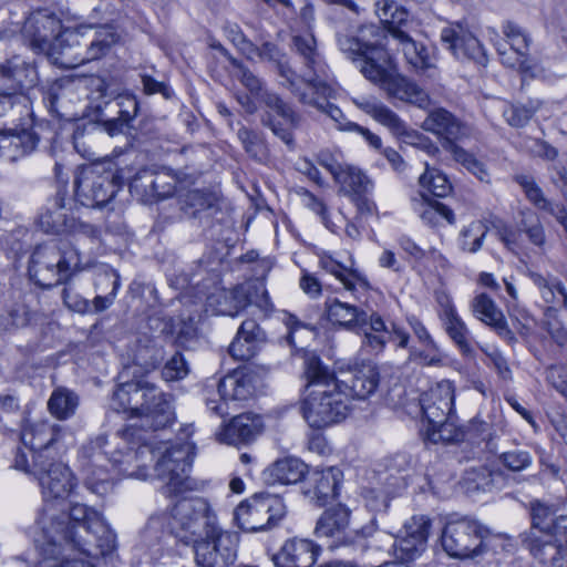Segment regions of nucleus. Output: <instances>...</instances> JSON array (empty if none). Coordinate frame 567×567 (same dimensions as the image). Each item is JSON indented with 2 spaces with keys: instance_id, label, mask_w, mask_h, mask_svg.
<instances>
[{
  "instance_id": "23",
  "label": "nucleus",
  "mask_w": 567,
  "mask_h": 567,
  "mask_svg": "<svg viewBox=\"0 0 567 567\" xmlns=\"http://www.w3.org/2000/svg\"><path fill=\"white\" fill-rule=\"evenodd\" d=\"M455 388L449 380H442L422 394L421 410L427 423L443 422L454 411Z\"/></svg>"
},
{
  "instance_id": "43",
  "label": "nucleus",
  "mask_w": 567,
  "mask_h": 567,
  "mask_svg": "<svg viewBox=\"0 0 567 567\" xmlns=\"http://www.w3.org/2000/svg\"><path fill=\"white\" fill-rule=\"evenodd\" d=\"M324 310L329 321L347 328L358 323L363 315L359 312L357 307L341 302L336 298L326 300Z\"/></svg>"
},
{
  "instance_id": "42",
  "label": "nucleus",
  "mask_w": 567,
  "mask_h": 567,
  "mask_svg": "<svg viewBox=\"0 0 567 567\" xmlns=\"http://www.w3.org/2000/svg\"><path fill=\"white\" fill-rule=\"evenodd\" d=\"M334 181L340 184L344 194L351 197L367 194L372 187L371 181L361 169L348 164Z\"/></svg>"
},
{
  "instance_id": "37",
  "label": "nucleus",
  "mask_w": 567,
  "mask_h": 567,
  "mask_svg": "<svg viewBox=\"0 0 567 567\" xmlns=\"http://www.w3.org/2000/svg\"><path fill=\"white\" fill-rule=\"evenodd\" d=\"M319 265L339 279L347 290H354L357 287L369 288V282L362 274L341 264L329 254L324 252L320 256Z\"/></svg>"
},
{
  "instance_id": "59",
  "label": "nucleus",
  "mask_w": 567,
  "mask_h": 567,
  "mask_svg": "<svg viewBox=\"0 0 567 567\" xmlns=\"http://www.w3.org/2000/svg\"><path fill=\"white\" fill-rule=\"evenodd\" d=\"M106 105L110 102L105 103ZM111 106L116 109V114L122 117L123 122H131L137 114L138 103L135 95L130 93L118 94L113 102H111Z\"/></svg>"
},
{
  "instance_id": "21",
  "label": "nucleus",
  "mask_w": 567,
  "mask_h": 567,
  "mask_svg": "<svg viewBox=\"0 0 567 567\" xmlns=\"http://www.w3.org/2000/svg\"><path fill=\"white\" fill-rule=\"evenodd\" d=\"M421 127L441 138V145L450 154L449 145H458L456 142L470 135L468 128L460 118L444 107L429 111Z\"/></svg>"
},
{
  "instance_id": "1",
  "label": "nucleus",
  "mask_w": 567,
  "mask_h": 567,
  "mask_svg": "<svg viewBox=\"0 0 567 567\" xmlns=\"http://www.w3.org/2000/svg\"><path fill=\"white\" fill-rule=\"evenodd\" d=\"M38 523L41 536L34 538V545L43 559L56 560L70 551L96 561L97 554L106 556L116 549L114 530L100 512L85 504H71L68 520L44 511Z\"/></svg>"
},
{
  "instance_id": "20",
  "label": "nucleus",
  "mask_w": 567,
  "mask_h": 567,
  "mask_svg": "<svg viewBox=\"0 0 567 567\" xmlns=\"http://www.w3.org/2000/svg\"><path fill=\"white\" fill-rule=\"evenodd\" d=\"M252 374L244 370H236L223 378L218 383V393L221 402L207 401V408L216 415L223 417L228 412V401H245L254 395Z\"/></svg>"
},
{
  "instance_id": "36",
  "label": "nucleus",
  "mask_w": 567,
  "mask_h": 567,
  "mask_svg": "<svg viewBox=\"0 0 567 567\" xmlns=\"http://www.w3.org/2000/svg\"><path fill=\"white\" fill-rule=\"evenodd\" d=\"M209 306L215 308L217 315L236 317L249 303L247 291L243 286L234 289H223L208 298Z\"/></svg>"
},
{
  "instance_id": "32",
  "label": "nucleus",
  "mask_w": 567,
  "mask_h": 567,
  "mask_svg": "<svg viewBox=\"0 0 567 567\" xmlns=\"http://www.w3.org/2000/svg\"><path fill=\"white\" fill-rule=\"evenodd\" d=\"M38 142L39 137L28 130L0 131V157L14 162L33 152Z\"/></svg>"
},
{
  "instance_id": "56",
  "label": "nucleus",
  "mask_w": 567,
  "mask_h": 567,
  "mask_svg": "<svg viewBox=\"0 0 567 567\" xmlns=\"http://www.w3.org/2000/svg\"><path fill=\"white\" fill-rule=\"evenodd\" d=\"M518 229L528 237L533 245L537 247H543L545 245V229L539 218L535 214L526 215L520 220Z\"/></svg>"
},
{
  "instance_id": "12",
  "label": "nucleus",
  "mask_w": 567,
  "mask_h": 567,
  "mask_svg": "<svg viewBox=\"0 0 567 567\" xmlns=\"http://www.w3.org/2000/svg\"><path fill=\"white\" fill-rule=\"evenodd\" d=\"M32 475L38 481L41 494L43 497L44 506L39 512L35 519V525L39 533L34 536H41V528L39 526V518L41 514L47 511L48 514L55 513L59 520H68V514L59 513L53 506V502L64 501L70 496L76 486L75 477L71 470L62 462L50 458H41L39 456L34 464H32Z\"/></svg>"
},
{
  "instance_id": "48",
  "label": "nucleus",
  "mask_w": 567,
  "mask_h": 567,
  "mask_svg": "<svg viewBox=\"0 0 567 567\" xmlns=\"http://www.w3.org/2000/svg\"><path fill=\"white\" fill-rule=\"evenodd\" d=\"M516 182L522 186L526 197L532 202L538 209L546 210L553 216V210L563 208V204H555L548 200L540 187L534 182V179L526 175H519L516 177Z\"/></svg>"
},
{
  "instance_id": "33",
  "label": "nucleus",
  "mask_w": 567,
  "mask_h": 567,
  "mask_svg": "<svg viewBox=\"0 0 567 567\" xmlns=\"http://www.w3.org/2000/svg\"><path fill=\"white\" fill-rule=\"evenodd\" d=\"M352 101L358 109L373 117L381 125L390 130L394 135L401 136L406 134L408 127L405 123L399 117L396 113H394L383 103L373 97H357L352 99Z\"/></svg>"
},
{
  "instance_id": "58",
  "label": "nucleus",
  "mask_w": 567,
  "mask_h": 567,
  "mask_svg": "<svg viewBox=\"0 0 567 567\" xmlns=\"http://www.w3.org/2000/svg\"><path fill=\"white\" fill-rule=\"evenodd\" d=\"M358 39L360 40L361 47H364V50H386L384 44L382 43V39L384 38V31L380 29V27L375 24H365L362 25L358 30Z\"/></svg>"
},
{
  "instance_id": "35",
  "label": "nucleus",
  "mask_w": 567,
  "mask_h": 567,
  "mask_svg": "<svg viewBox=\"0 0 567 567\" xmlns=\"http://www.w3.org/2000/svg\"><path fill=\"white\" fill-rule=\"evenodd\" d=\"M393 39L401 45L404 58L411 66L429 76L434 75L435 65L424 45L416 43L403 30H394Z\"/></svg>"
},
{
  "instance_id": "18",
  "label": "nucleus",
  "mask_w": 567,
  "mask_h": 567,
  "mask_svg": "<svg viewBox=\"0 0 567 567\" xmlns=\"http://www.w3.org/2000/svg\"><path fill=\"white\" fill-rule=\"evenodd\" d=\"M266 111L262 115V124L269 127L285 144H293L292 131L298 125V115L281 97L276 93L265 92L261 94V101Z\"/></svg>"
},
{
  "instance_id": "4",
  "label": "nucleus",
  "mask_w": 567,
  "mask_h": 567,
  "mask_svg": "<svg viewBox=\"0 0 567 567\" xmlns=\"http://www.w3.org/2000/svg\"><path fill=\"white\" fill-rule=\"evenodd\" d=\"M148 450L144 432L135 425L112 435H99L82 449L84 484L92 493L104 496L113 489V477L106 464L118 467L123 475H132L128 466Z\"/></svg>"
},
{
  "instance_id": "22",
  "label": "nucleus",
  "mask_w": 567,
  "mask_h": 567,
  "mask_svg": "<svg viewBox=\"0 0 567 567\" xmlns=\"http://www.w3.org/2000/svg\"><path fill=\"white\" fill-rule=\"evenodd\" d=\"M315 534L318 538H332L330 547L351 544L355 533L350 528V511L341 504L326 509L317 522Z\"/></svg>"
},
{
  "instance_id": "60",
  "label": "nucleus",
  "mask_w": 567,
  "mask_h": 567,
  "mask_svg": "<svg viewBox=\"0 0 567 567\" xmlns=\"http://www.w3.org/2000/svg\"><path fill=\"white\" fill-rule=\"evenodd\" d=\"M502 31L506 37L509 47L517 50L518 53L528 51L530 40L518 24L512 21H506L502 25Z\"/></svg>"
},
{
  "instance_id": "2",
  "label": "nucleus",
  "mask_w": 567,
  "mask_h": 567,
  "mask_svg": "<svg viewBox=\"0 0 567 567\" xmlns=\"http://www.w3.org/2000/svg\"><path fill=\"white\" fill-rule=\"evenodd\" d=\"M62 23L47 10L33 12L24 22L22 34L30 48L60 59L66 68H75L102 58L116 43L117 35L111 27H81L61 32Z\"/></svg>"
},
{
  "instance_id": "17",
  "label": "nucleus",
  "mask_w": 567,
  "mask_h": 567,
  "mask_svg": "<svg viewBox=\"0 0 567 567\" xmlns=\"http://www.w3.org/2000/svg\"><path fill=\"white\" fill-rule=\"evenodd\" d=\"M20 440L32 453V464L37 458L52 457V450L60 443L64 427L49 420L20 417Z\"/></svg>"
},
{
  "instance_id": "16",
  "label": "nucleus",
  "mask_w": 567,
  "mask_h": 567,
  "mask_svg": "<svg viewBox=\"0 0 567 567\" xmlns=\"http://www.w3.org/2000/svg\"><path fill=\"white\" fill-rule=\"evenodd\" d=\"M334 389L343 392L350 400H367L379 385L380 375L377 367L371 363H339L336 372H331Z\"/></svg>"
},
{
  "instance_id": "45",
  "label": "nucleus",
  "mask_w": 567,
  "mask_h": 567,
  "mask_svg": "<svg viewBox=\"0 0 567 567\" xmlns=\"http://www.w3.org/2000/svg\"><path fill=\"white\" fill-rule=\"evenodd\" d=\"M487 231L488 227L483 220H473L461 229L457 238L458 247L465 252H477L483 246Z\"/></svg>"
},
{
  "instance_id": "8",
  "label": "nucleus",
  "mask_w": 567,
  "mask_h": 567,
  "mask_svg": "<svg viewBox=\"0 0 567 567\" xmlns=\"http://www.w3.org/2000/svg\"><path fill=\"white\" fill-rule=\"evenodd\" d=\"M110 405L116 412L130 411L142 419V425L155 431L166 427L174 420L172 396L144 380L120 384L113 392Z\"/></svg>"
},
{
  "instance_id": "44",
  "label": "nucleus",
  "mask_w": 567,
  "mask_h": 567,
  "mask_svg": "<svg viewBox=\"0 0 567 567\" xmlns=\"http://www.w3.org/2000/svg\"><path fill=\"white\" fill-rule=\"evenodd\" d=\"M424 203L421 204L419 216L424 224L435 227L441 224V220H446L447 224H455V215L453 210L439 200H429L426 194H421Z\"/></svg>"
},
{
  "instance_id": "55",
  "label": "nucleus",
  "mask_w": 567,
  "mask_h": 567,
  "mask_svg": "<svg viewBox=\"0 0 567 567\" xmlns=\"http://www.w3.org/2000/svg\"><path fill=\"white\" fill-rule=\"evenodd\" d=\"M29 97L22 92L0 93V117L10 112L23 115L29 112Z\"/></svg>"
},
{
  "instance_id": "10",
  "label": "nucleus",
  "mask_w": 567,
  "mask_h": 567,
  "mask_svg": "<svg viewBox=\"0 0 567 567\" xmlns=\"http://www.w3.org/2000/svg\"><path fill=\"white\" fill-rule=\"evenodd\" d=\"M194 433L193 424L181 429V442L166 446L156 461L154 471L156 477L163 483L162 493L167 496H177L190 488L189 470L195 456V445L188 441Z\"/></svg>"
},
{
  "instance_id": "47",
  "label": "nucleus",
  "mask_w": 567,
  "mask_h": 567,
  "mask_svg": "<svg viewBox=\"0 0 567 567\" xmlns=\"http://www.w3.org/2000/svg\"><path fill=\"white\" fill-rule=\"evenodd\" d=\"M429 440L433 443H454L464 439V432L455 425L453 414L443 422L429 423Z\"/></svg>"
},
{
  "instance_id": "5",
  "label": "nucleus",
  "mask_w": 567,
  "mask_h": 567,
  "mask_svg": "<svg viewBox=\"0 0 567 567\" xmlns=\"http://www.w3.org/2000/svg\"><path fill=\"white\" fill-rule=\"evenodd\" d=\"M307 386L312 388L302 400L300 410L303 419L313 429H323L338 424L350 413V402L343 392L334 389L332 374L316 354L305 360Z\"/></svg>"
},
{
  "instance_id": "15",
  "label": "nucleus",
  "mask_w": 567,
  "mask_h": 567,
  "mask_svg": "<svg viewBox=\"0 0 567 567\" xmlns=\"http://www.w3.org/2000/svg\"><path fill=\"white\" fill-rule=\"evenodd\" d=\"M381 65L364 69V78L382 87L390 97L413 104L420 109L431 105L429 94L416 83L398 73L393 58L389 54Z\"/></svg>"
},
{
  "instance_id": "38",
  "label": "nucleus",
  "mask_w": 567,
  "mask_h": 567,
  "mask_svg": "<svg viewBox=\"0 0 567 567\" xmlns=\"http://www.w3.org/2000/svg\"><path fill=\"white\" fill-rule=\"evenodd\" d=\"M80 404L79 395L64 386L54 389L48 400V411L59 421H66L75 413Z\"/></svg>"
},
{
  "instance_id": "14",
  "label": "nucleus",
  "mask_w": 567,
  "mask_h": 567,
  "mask_svg": "<svg viewBox=\"0 0 567 567\" xmlns=\"http://www.w3.org/2000/svg\"><path fill=\"white\" fill-rule=\"evenodd\" d=\"M235 519L245 532H260L276 526L287 514L279 495L261 492L241 502L235 509Z\"/></svg>"
},
{
  "instance_id": "31",
  "label": "nucleus",
  "mask_w": 567,
  "mask_h": 567,
  "mask_svg": "<svg viewBox=\"0 0 567 567\" xmlns=\"http://www.w3.org/2000/svg\"><path fill=\"white\" fill-rule=\"evenodd\" d=\"M343 474L339 467L330 466L324 470L311 472L309 483L312 489L309 491L312 498H316L320 506L339 495V488Z\"/></svg>"
},
{
  "instance_id": "3",
  "label": "nucleus",
  "mask_w": 567,
  "mask_h": 567,
  "mask_svg": "<svg viewBox=\"0 0 567 567\" xmlns=\"http://www.w3.org/2000/svg\"><path fill=\"white\" fill-rule=\"evenodd\" d=\"M167 528L181 542L193 545L200 567H226L237 557L238 536L218 526L205 498L179 499L172 508Z\"/></svg>"
},
{
  "instance_id": "26",
  "label": "nucleus",
  "mask_w": 567,
  "mask_h": 567,
  "mask_svg": "<svg viewBox=\"0 0 567 567\" xmlns=\"http://www.w3.org/2000/svg\"><path fill=\"white\" fill-rule=\"evenodd\" d=\"M319 546L308 539L292 538L272 556L276 567H312L319 555Z\"/></svg>"
},
{
  "instance_id": "51",
  "label": "nucleus",
  "mask_w": 567,
  "mask_h": 567,
  "mask_svg": "<svg viewBox=\"0 0 567 567\" xmlns=\"http://www.w3.org/2000/svg\"><path fill=\"white\" fill-rule=\"evenodd\" d=\"M529 278L546 303L555 305L559 302L560 287H565V285L558 278H546L537 272H530Z\"/></svg>"
},
{
  "instance_id": "52",
  "label": "nucleus",
  "mask_w": 567,
  "mask_h": 567,
  "mask_svg": "<svg viewBox=\"0 0 567 567\" xmlns=\"http://www.w3.org/2000/svg\"><path fill=\"white\" fill-rule=\"evenodd\" d=\"M155 177L156 172L151 169L140 171L130 184L131 192L140 196L144 203H153Z\"/></svg>"
},
{
  "instance_id": "49",
  "label": "nucleus",
  "mask_w": 567,
  "mask_h": 567,
  "mask_svg": "<svg viewBox=\"0 0 567 567\" xmlns=\"http://www.w3.org/2000/svg\"><path fill=\"white\" fill-rule=\"evenodd\" d=\"M420 186L435 197H445L450 194L452 186L446 175L435 168L426 166L425 172L419 178Z\"/></svg>"
},
{
  "instance_id": "13",
  "label": "nucleus",
  "mask_w": 567,
  "mask_h": 567,
  "mask_svg": "<svg viewBox=\"0 0 567 567\" xmlns=\"http://www.w3.org/2000/svg\"><path fill=\"white\" fill-rule=\"evenodd\" d=\"M488 535V528L475 519L468 517L449 519L442 530L441 544L449 556L466 559L486 550Z\"/></svg>"
},
{
  "instance_id": "40",
  "label": "nucleus",
  "mask_w": 567,
  "mask_h": 567,
  "mask_svg": "<svg viewBox=\"0 0 567 567\" xmlns=\"http://www.w3.org/2000/svg\"><path fill=\"white\" fill-rule=\"evenodd\" d=\"M103 281L111 284V291L105 296L97 295L93 300V307L96 312H102L110 308L117 295V290L121 286L120 276L107 265H101L96 271L94 286L96 290L103 291Z\"/></svg>"
},
{
  "instance_id": "50",
  "label": "nucleus",
  "mask_w": 567,
  "mask_h": 567,
  "mask_svg": "<svg viewBox=\"0 0 567 567\" xmlns=\"http://www.w3.org/2000/svg\"><path fill=\"white\" fill-rule=\"evenodd\" d=\"M501 62L508 68L517 69L522 74L535 76L536 65L528 59V51L518 53L517 50L509 47L508 49L497 48Z\"/></svg>"
},
{
  "instance_id": "7",
  "label": "nucleus",
  "mask_w": 567,
  "mask_h": 567,
  "mask_svg": "<svg viewBox=\"0 0 567 567\" xmlns=\"http://www.w3.org/2000/svg\"><path fill=\"white\" fill-rule=\"evenodd\" d=\"M557 507L540 501L530 503L532 526L520 534L523 546L546 567L567 563V515L553 518Z\"/></svg>"
},
{
  "instance_id": "39",
  "label": "nucleus",
  "mask_w": 567,
  "mask_h": 567,
  "mask_svg": "<svg viewBox=\"0 0 567 567\" xmlns=\"http://www.w3.org/2000/svg\"><path fill=\"white\" fill-rule=\"evenodd\" d=\"M442 323L444 331L458 351L465 357H473L475 353L474 340L470 329L458 313L442 320Z\"/></svg>"
},
{
  "instance_id": "28",
  "label": "nucleus",
  "mask_w": 567,
  "mask_h": 567,
  "mask_svg": "<svg viewBox=\"0 0 567 567\" xmlns=\"http://www.w3.org/2000/svg\"><path fill=\"white\" fill-rule=\"evenodd\" d=\"M266 340L265 331L259 324L247 319L241 322L234 341L229 346V353L234 359L246 361L255 357L258 346Z\"/></svg>"
},
{
  "instance_id": "41",
  "label": "nucleus",
  "mask_w": 567,
  "mask_h": 567,
  "mask_svg": "<svg viewBox=\"0 0 567 567\" xmlns=\"http://www.w3.org/2000/svg\"><path fill=\"white\" fill-rule=\"evenodd\" d=\"M464 480L468 488L486 492L493 488H501L505 477L502 471L482 465L466 471Z\"/></svg>"
},
{
  "instance_id": "53",
  "label": "nucleus",
  "mask_w": 567,
  "mask_h": 567,
  "mask_svg": "<svg viewBox=\"0 0 567 567\" xmlns=\"http://www.w3.org/2000/svg\"><path fill=\"white\" fill-rule=\"evenodd\" d=\"M426 545L422 543V538L413 539L405 534L398 537L393 544V550L400 560H414L425 550Z\"/></svg>"
},
{
  "instance_id": "27",
  "label": "nucleus",
  "mask_w": 567,
  "mask_h": 567,
  "mask_svg": "<svg viewBox=\"0 0 567 567\" xmlns=\"http://www.w3.org/2000/svg\"><path fill=\"white\" fill-rule=\"evenodd\" d=\"M471 310L476 319L491 327L498 336L508 341L515 340L505 316L489 296L486 293L476 295L471 302Z\"/></svg>"
},
{
  "instance_id": "46",
  "label": "nucleus",
  "mask_w": 567,
  "mask_h": 567,
  "mask_svg": "<svg viewBox=\"0 0 567 567\" xmlns=\"http://www.w3.org/2000/svg\"><path fill=\"white\" fill-rule=\"evenodd\" d=\"M450 155L452 158L461 164L471 174L476 176L481 182L489 183L491 174L486 165L481 162L473 153L466 151L460 145H449Z\"/></svg>"
},
{
  "instance_id": "34",
  "label": "nucleus",
  "mask_w": 567,
  "mask_h": 567,
  "mask_svg": "<svg viewBox=\"0 0 567 567\" xmlns=\"http://www.w3.org/2000/svg\"><path fill=\"white\" fill-rule=\"evenodd\" d=\"M338 45L350 59L359 62V69L363 76L365 68L381 65L382 60H385L384 58H388L390 54L386 50H364V47L360 44L358 35L339 34Z\"/></svg>"
},
{
  "instance_id": "64",
  "label": "nucleus",
  "mask_w": 567,
  "mask_h": 567,
  "mask_svg": "<svg viewBox=\"0 0 567 567\" xmlns=\"http://www.w3.org/2000/svg\"><path fill=\"white\" fill-rule=\"evenodd\" d=\"M431 528V520L429 517L424 515H415L411 517L405 524H404V530L403 534H405L409 537H413V539L422 538L423 544H427V537L430 534Z\"/></svg>"
},
{
  "instance_id": "24",
  "label": "nucleus",
  "mask_w": 567,
  "mask_h": 567,
  "mask_svg": "<svg viewBox=\"0 0 567 567\" xmlns=\"http://www.w3.org/2000/svg\"><path fill=\"white\" fill-rule=\"evenodd\" d=\"M182 218L193 220L198 226L210 225L220 210L218 198L213 193L199 189L188 190L178 197Z\"/></svg>"
},
{
  "instance_id": "63",
  "label": "nucleus",
  "mask_w": 567,
  "mask_h": 567,
  "mask_svg": "<svg viewBox=\"0 0 567 567\" xmlns=\"http://www.w3.org/2000/svg\"><path fill=\"white\" fill-rule=\"evenodd\" d=\"M189 372L188 365L182 355L176 352L169 360L166 361L162 369V377L167 382L184 379Z\"/></svg>"
},
{
  "instance_id": "11",
  "label": "nucleus",
  "mask_w": 567,
  "mask_h": 567,
  "mask_svg": "<svg viewBox=\"0 0 567 567\" xmlns=\"http://www.w3.org/2000/svg\"><path fill=\"white\" fill-rule=\"evenodd\" d=\"M123 179L122 169L112 162L84 166L74 181V200L84 207L101 208L114 198Z\"/></svg>"
},
{
  "instance_id": "61",
  "label": "nucleus",
  "mask_w": 567,
  "mask_h": 567,
  "mask_svg": "<svg viewBox=\"0 0 567 567\" xmlns=\"http://www.w3.org/2000/svg\"><path fill=\"white\" fill-rule=\"evenodd\" d=\"M224 33L226 38L246 56L251 58L257 51V47L246 38L237 24H226L224 27Z\"/></svg>"
},
{
  "instance_id": "19",
  "label": "nucleus",
  "mask_w": 567,
  "mask_h": 567,
  "mask_svg": "<svg viewBox=\"0 0 567 567\" xmlns=\"http://www.w3.org/2000/svg\"><path fill=\"white\" fill-rule=\"evenodd\" d=\"M75 216L66 188H58L55 195L48 199L40 212L37 224L41 230L51 235H69L74 227Z\"/></svg>"
},
{
  "instance_id": "57",
  "label": "nucleus",
  "mask_w": 567,
  "mask_h": 567,
  "mask_svg": "<svg viewBox=\"0 0 567 567\" xmlns=\"http://www.w3.org/2000/svg\"><path fill=\"white\" fill-rule=\"evenodd\" d=\"M166 519V514L154 515L148 519L140 536L142 545L151 547L159 543L164 535V523Z\"/></svg>"
},
{
  "instance_id": "29",
  "label": "nucleus",
  "mask_w": 567,
  "mask_h": 567,
  "mask_svg": "<svg viewBox=\"0 0 567 567\" xmlns=\"http://www.w3.org/2000/svg\"><path fill=\"white\" fill-rule=\"evenodd\" d=\"M260 419L256 415L245 413L231 419L220 432L217 440L229 445L246 444L252 441L259 433Z\"/></svg>"
},
{
  "instance_id": "9",
  "label": "nucleus",
  "mask_w": 567,
  "mask_h": 567,
  "mask_svg": "<svg viewBox=\"0 0 567 567\" xmlns=\"http://www.w3.org/2000/svg\"><path fill=\"white\" fill-rule=\"evenodd\" d=\"M91 267L70 243L49 241L35 246L28 262L30 280L42 288L66 284L75 274Z\"/></svg>"
},
{
  "instance_id": "6",
  "label": "nucleus",
  "mask_w": 567,
  "mask_h": 567,
  "mask_svg": "<svg viewBox=\"0 0 567 567\" xmlns=\"http://www.w3.org/2000/svg\"><path fill=\"white\" fill-rule=\"evenodd\" d=\"M293 50L302 59L305 70L301 79L311 91V94L300 95V103L309 105L327 114L341 132H351L348 128L355 123L347 120L343 112L328 100L334 97L336 91L330 81L329 68L317 50L316 39L312 34L295 35L292 38Z\"/></svg>"
},
{
  "instance_id": "25",
  "label": "nucleus",
  "mask_w": 567,
  "mask_h": 567,
  "mask_svg": "<svg viewBox=\"0 0 567 567\" xmlns=\"http://www.w3.org/2000/svg\"><path fill=\"white\" fill-rule=\"evenodd\" d=\"M441 41L460 60H472L485 65L487 58L483 45L472 33L461 25H452L441 31Z\"/></svg>"
},
{
  "instance_id": "30",
  "label": "nucleus",
  "mask_w": 567,
  "mask_h": 567,
  "mask_svg": "<svg viewBox=\"0 0 567 567\" xmlns=\"http://www.w3.org/2000/svg\"><path fill=\"white\" fill-rule=\"evenodd\" d=\"M308 471V466L300 458L287 456L277 460L270 464L262 473L265 483L275 484H296L300 482Z\"/></svg>"
},
{
  "instance_id": "54",
  "label": "nucleus",
  "mask_w": 567,
  "mask_h": 567,
  "mask_svg": "<svg viewBox=\"0 0 567 567\" xmlns=\"http://www.w3.org/2000/svg\"><path fill=\"white\" fill-rule=\"evenodd\" d=\"M20 417H24L19 412V402L16 396L6 394L0 396V423L6 431H13V424H20Z\"/></svg>"
},
{
  "instance_id": "62",
  "label": "nucleus",
  "mask_w": 567,
  "mask_h": 567,
  "mask_svg": "<svg viewBox=\"0 0 567 567\" xmlns=\"http://www.w3.org/2000/svg\"><path fill=\"white\" fill-rule=\"evenodd\" d=\"M501 463L512 472H520L529 467L533 457L529 452L524 450H513L499 455Z\"/></svg>"
}]
</instances>
